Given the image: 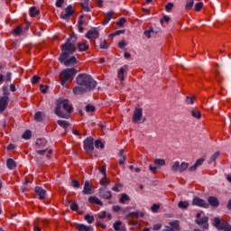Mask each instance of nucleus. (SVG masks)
Listing matches in <instances>:
<instances>
[{
	"instance_id": "obj_1",
	"label": "nucleus",
	"mask_w": 231,
	"mask_h": 231,
	"mask_svg": "<svg viewBox=\"0 0 231 231\" xmlns=\"http://www.w3.org/2000/svg\"><path fill=\"white\" fill-rule=\"evenodd\" d=\"M75 42H77V35L70 36L65 44L61 46V55L60 56V60L62 62L65 66H75L77 62V58L75 56L69 57V55H72V53H75V50H77V47H75Z\"/></svg>"
},
{
	"instance_id": "obj_2",
	"label": "nucleus",
	"mask_w": 231,
	"mask_h": 231,
	"mask_svg": "<svg viewBox=\"0 0 231 231\" xmlns=\"http://www.w3.org/2000/svg\"><path fill=\"white\" fill-rule=\"evenodd\" d=\"M62 107L67 113H71V111H73V106H71V103H69V100L60 97L56 101L55 115L60 116V118H68L69 115L64 114L61 110Z\"/></svg>"
},
{
	"instance_id": "obj_3",
	"label": "nucleus",
	"mask_w": 231,
	"mask_h": 231,
	"mask_svg": "<svg viewBox=\"0 0 231 231\" xmlns=\"http://www.w3.org/2000/svg\"><path fill=\"white\" fill-rule=\"evenodd\" d=\"M34 149L38 156H42L47 160H50V158L51 157L52 152L51 149L48 148V142L46 141V139H37Z\"/></svg>"
},
{
	"instance_id": "obj_4",
	"label": "nucleus",
	"mask_w": 231,
	"mask_h": 231,
	"mask_svg": "<svg viewBox=\"0 0 231 231\" xmlns=\"http://www.w3.org/2000/svg\"><path fill=\"white\" fill-rule=\"evenodd\" d=\"M77 84L79 86H83L89 91L95 89L97 88V81H95L91 76L88 74H81L77 77Z\"/></svg>"
},
{
	"instance_id": "obj_5",
	"label": "nucleus",
	"mask_w": 231,
	"mask_h": 231,
	"mask_svg": "<svg viewBox=\"0 0 231 231\" xmlns=\"http://www.w3.org/2000/svg\"><path fill=\"white\" fill-rule=\"evenodd\" d=\"M75 75H77V70L75 69H66L61 70L60 73L61 86H64L68 80H73Z\"/></svg>"
},
{
	"instance_id": "obj_6",
	"label": "nucleus",
	"mask_w": 231,
	"mask_h": 231,
	"mask_svg": "<svg viewBox=\"0 0 231 231\" xmlns=\"http://www.w3.org/2000/svg\"><path fill=\"white\" fill-rule=\"evenodd\" d=\"M196 223L204 230H208V217L203 216V212L197 214Z\"/></svg>"
},
{
	"instance_id": "obj_7",
	"label": "nucleus",
	"mask_w": 231,
	"mask_h": 231,
	"mask_svg": "<svg viewBox=\"0 0 231 231\" xmlns=\"http://www.w3.org/2000/svg\"><path fill=\"white\" fill-rule=\"evenodd\" d=\"M189 169V163L188 162H181L176 161L171 163V171L172 172H184V171H187Z\"/></svg>"
},
{
	"instance_id": "obj_8",
	"label": "nucleus",
	"mask_w": 231,
	"mask_h": 231,
	"mask_svg": "<svg viewBox=\"0 0 231 231\" xmlns=\"http://www.w3.org/2000/svg\"><path fill=\"white\" fill-rule=\"evenodd\" d=\"M213 221L214 226H216V228H217L218 230L231 231V226L228 225V223L226 222H221L219 217H215Z\"/></svg>"
},
{
	"instance_id": "obj_9",
	"label": "nucleus",
	"mask_w": 231,
	"mask_h": 231,
	"mask_svg": "<svg viewBox=\"0 0 231 231\" xmlns=\"http://www.w3.org/2000/svg\"><path fill=\"white\" fill-rule=\"evenodd\" d=\"M73 14H75V9L73 8V5H69L64 9L63 12H61L60 18L64 19L65 21H69Z\"/></svg>"
},
{
	"instance_id": "obj_10",
	"label": "nucleus",
	"mask_w": 231,
	"mask_h": 231,
	"mask_svg": "<svg viewBox=\"0 0 231 231\" xmlns=\"http://www.w3.org/2000/svg\"><path fill=\"white\" fill-rule=\"evenodd\" d=\"M133 122L134 124H142V122H145V119L143 116V110L141 108H135L134 111Z\"/></svg>"
},
{
	"instance_id": "obj_11",
	"label": "nucleus",
	"mask_w": 231,
	"mask_h": 231,
	"mask_svg": "<svg viewBox=\"0 0 231 231\" xmlns=\"http://www.w3.org/2000/svg\"><path fill=\"white\" fill-rule=\"evenodd\" d=\"M192 205L196 207H202L203 208H208V204L204 199L198 197L193 199Z\"/></svg>"
},
{
	"instance_id": "obj_12",
	"label": "nucleus",
	"mask_w": 231,
	"mask_h": 231,
	"mask_svg": "<svg viewBox=\"0 0 231 231\" xmlns=\"http://www.w3.org/2000/svg\"><path fill=\"white\" fill-rule=\"evenodd\" d=\"M94 145H93V138L88 137L84 141V149L85 151H87L88 152L93 151L94 149Z\"/></svg>"
},
{
	"instance_id": "obj_13",
	"label": "nucleus",
	"mask_w": 231,
	"mask_h": 231,
	"mask_svg": "<svg viewBox=\"0 0 231 231\" xmlns=\"http://www.w3.org/2000/svg\"><path fill=\"white\" fill-rule=\"evenodd\" d=\"M83 194H86L87 196L93 194V187L91 186V183H89L88 180L85 181Z\"/></svg>"
},
{
	"instance_id": "obj_14",
	"label": "nucleus",
	"mask_w": 231,
	"mask_h": 231,
	"mask_svg": "<svg viewBox=\"0 0 231 231\" xmlns=\"http://www.w3.org/2000/svg\"><path fill=\"white\" fill-rule=\"evenodd\" d=\"M7 106H8L7 96L0 97V113H3V111H5V109H6Z\"/></svg>"
},
{
	"instance_id": "obj_15",
	"label": "nucleus",
	"mask_w": 231,
	"mask_h": 231,
	"mask_svg": "<svg viewBox=\"0 0 231 231\" xmlns=\"http://www.w3.org/2000/svg\"><path fill=\"white\" fill-rule=\"evenodd\" d=\"M99 196L103 199H111V191L106 190V188L99 189Z\"/></svg>"
},
{
	"instance_id": "obj_16",
	"label": "nucleus",
	"mask_w": 231,
	"mask_h": 231,
	"mask_svg": "<svg viewBox=\"0 0 231 231\" xmlns=\"http://www.w3.org/2000/svg\"><path fill=\"white\" fill-rule=\"evenodd\" d=\"M87 91H89V89L83 86H78L73 88L74 95H83V93H87Z\"/></svg>"
},
{
	"instance_id": "obj_17",
	"label": "nucleus",
	"mask_w": 231,
	"mask_h": 231,
	"mask_svg": "<svg viewBox=\"0 0 231 231\" xmlns=\"http://www.w3.org/2000/svg\"><path fill=\"white\" fill-rule=\"evenodd\" d=\"M35 194H36V196H39L40 199H44V198H46V191H45V189L41 188V187H39V186H37L35 188Z\"/></svg>"
},
{
	"instance_id": "obj_18",
	"label": "nucleus",
	"mask_w": 231,
	"mask_h": 231,
	"mask_svg": "<svg viewBox=\"0 0 231 231\" xmlns=\"http://www.w3.org/2000/svg\"><path fill=\"white\" fill-rule=\"evenodd\" d=\"M100 34L98 33V31L97 30H90L86 33L87 39H98V36Z\"/></svg>"
},
{
	"instance_id": "obj_19",
	"label": "nucleus",
	"mask_w": 231,
	"mask_h": 231,
	"mask_svg": "<svg viewBox=\"0 0 231 231\" xmlns=\"http://www.w3.org/2000/svg\"><path fill=\"white\" fill-rule=\"evenodd\" d=\"M79 51H88L89 50V43L88 42H81L78 43Z\"/></svg>"
},
{
	"instance_id": "obj_20",
	"label": "nucleus",
	"mask_w": 231,
	"mask_h": 231,
	"mask_svg": "<svg viewBox=\"0 0 231 231\" xmlns=\"http://www.w3.org/2000/svg\"><path fill=\"white\" fill-rule=\"evenodd\" d=\"M127 72V66L122 67L117 72V77L121 80V84L124 82V75Z\"/></svg>"
},
{
	"instance_id": "obj_21",
	"label": "nucleus",
	"mask_w": 231,
	"mask_h": 231,
	"mask_svg": "<svg viewBox=\"0 0 231 231\" xmlns=\"http://www.w3.org/2000/svg\"><path fill=\"white\" fill-rule=\"evenodd\" d=\"M191 116L196 118V120H201V111L198 108H193L191 111Z\"/></svg>"
},
{
	"instance_id": "obj_22",
	"label": "nucleus",
	"mask_w": 231,
	"mask_h": 231,
	"mask_svg": "<svg viewBox=\"0 0 231 231\" xmlns=\"http://www.w3.org/2000/svg\"><path fill=\"white\" fill-rule=\"evenodd\" d=\"M208 201L211 207H219V200L216 197H209Z\"/></svg>"
},
{
	"instance_id": "obj_23",
	"label": "nucleus",
	"mask_w": 231,
	"mask_h": 231,
	"mask_svg": "<svg viewBox=\"0 0 231 231\" xmlns=\"http://www.w3.org/2000/svg\"><path fill=\"white\" fill-rule=\"evenodd\" d=\"M88 201L93 205H99L100 207L103 205L102 200H100L97 197H89Z\"/></svg>"
},
{
	"instance_id": "obj_24",
	"label": "nucleus",
	"mask_w": 231,
	"mask_h": 231,
	"mask_svg": "<svg viewBox=\"0 0 231 231\" xmlns=\"http://www.w3.org/2000/svg\"><path fill=\"white\" fill-rule=\"evenodd\" d=\"M114 14H115V12H113V11H109L108 13H106V14L105 15V20L103 21L102 24H104V25L107 24V23H109V21H111V19H113Z\"/></svg>"
},
{
	"instance_id": "obj_25",
	"label": "nucleus",
	"mask_w": 231,
	"mask_h": 231,
	"mask_svg": "<svg viewBox=\"0 0 231 231\" xmlns=\"http://www.w3.org/2000/svg\"><path fill=\"white\" fill-rule=\"evenodd\" d=\"M98 217L99 219H107V221H111V215L106 211H101L99 214H98Z\"/></svg>"
},
{
	"instance_id": "obj_26",
	"label": "nucleus",
	"mask_w": 231,
	"mask_h": 231,
	"mask_svg": "<svg viewBox=\"0 0 231 231\" xmlns=\"http://www.w3.org/2000/svg\"><path fill=\"white\" fill-rule=\"evenodd\" d=\"M119 156H120L119 165H124V163H125V160H126L124 149L120 150Z\"/></svg>"
},
{
	"instance_id": "obj_27",
	"label": "nucleus",
	"mask_w": 231,
	"mask_h": 231,
	"mask_svg": "<svg viewBox=\"0 0 231 231\" xmlns=\"http://www.w3.org/2000/svg\"><path fill=\"white\" fill-rule=\"evenodd\" d=\"M6 166L8 169H10L12 171V170L15 169L17 164L15 163V161H14V159H8L6 162Z\"/></svg>"
},
{
	"instance_id": "obj_28",
	"label": "nucleus",
	"mask_w": 231,
	"mask_h": 231,
	"mask_svg": "<svg viewBox=\"0 0 231 231\" xmlns=\"http://www.w3.org/2000/svg\"><path fill=\"white\" fill-rule=\"evenodd\" d=\"M171 228H172V230L176 231V230H180V222L178 220H173L171 221L169 223Z\"/></svg>"
},
{
	"instance_id": "obj_29",
	"label": "nucleus",
	"mask_w": 231,
	"mask_h": 231,
	"mask_svg": "<svg viewBox=\"0 0 231 231\" xmlns=\"http://www.w3.org/2000/svg\"><path fill=\"white\" fill-rule=\"evenodd\" d=\"M77 229L79 231H91V230H93V228L91 226H88L83 225V224L78 225Z\"/></svg>"
},
{
	"instance_id": "obj_30",
	"label": "nucleus",
	"mask_w": 231,
	"mask_h": 231,
	"mask_svg": "<svg viewBox=\"0 0 231 231\" xmlns=\"http://www.w3.org/2000/svg\"><path fill=\"white\" fill-rule=\"evenodd\" d=\"M29 12H30L31 17H37V15H39V14H41V11L37 10L33 6L29 9Z\"/></svg>"
},
{
	"instance_id": "obj_31",
	"label": "nucleus",
	"mask_w": 231,
	"mask_h": 231,
	"mask_svg": "<svg viewBox=\"0 0 231 231\" xmlns=\"http://www.w3.org/2000/svg\"><path fill=\"white\" fill-rule=\"evenodd\" d=\"M58 125L63 127V129H68L69 127V123L66 120H59Z\"/></svg>"
},
{
	"instance_id": "obj_32",
	"label": "nucleus",
	"mask_w": 231,
	"mask_h": 231,
	"mask_svg": "<svg viewBox=\"0 0 231 231\" xmlns=\"http://www.w3.org/2000/svg\"><path fill=\"white\" fill-rule=\"evenodd\" d=\"M44 118V114L42 112H37L34 115V120L36 122H42V119Z\"/></svg>"
},
{
	"instance_id": "obj_33",
	"label": "nucleus",
	"mask_w": 231,
	"mask_h": 231,
	"mask_svg": "<svg viewBox=\"0 0 231 231\" xmlns=\"http://www.w3.org/2000/svg\"><path fill=\"white\" fill-rule=\"evenodd\" d=\"M153 163L157 165L158 167H163L165 166V160L164 159H155L153 161Z\"/></svg>"
},
{
	"instance_id": "obj_34",
	"label": "nucleus",
	"mask_w": 231,
	"mask_h": 231,
	"mask_svg": "<svg viewBox=\"0 0 231 231\" xmlns=\"http://www.w3.org/2000/svg\"><path fill=\"white\" fill-rule=\"evenodd\" d=\"M194 6V0H186L185 10L189 12Z\"/></svg>"
},
{
	"instance_id": "obj_35",
	"label": "nucleus",
	"mask_w": 231,
	"mask_h": 231,
	"mask_svg": "<svg viewBox=\"0 0 231 231\" xmlns=\"http://www.w3.org/2000/svg\"><path fill=\"white\" fill-rule=\"evenodd\" d=\"M22 137L23 140H30L32 138V132L30 130L25 131Z\"/></svg>"
},
{
	"instance_id": "obj_36",
	"label": "nucleus",
	"mask_w": 231,
	"mask_h": 231,
	"mask_svg": "<svg viewBox=\"0 0 231 231\" xmlns=\"http://www.w3.org/2000/svg\"><path fill=\"white\" fill-rule=\"evenodd\" d=\"M82 8L85 12H89V0H85L82 4Z\"/></svg>"
},
{
	"instance_id": "obj_37",
	"label": "nucleus",
	"mask_w": 231,
	"mask_h": 231,
	"mask_svg": "<svg viewBox=\"0 0 231 231\" xmlns=\"http://www.w3.org/2000/svg\"><path fill=\"white\" fill-rule=\"evenodd\" d=\"M178 206L179 208H187L189 207V201H180Z\"/></svg>"
},
{
	"instance_id": "obj_38",
	"label": "nucleus",
	"mask_w": 231,
	"mask_h": 231,
	"mask_svg": "<svg viewBox=\"0 0 231 231\" xmlns=\"http://www.w3.org/2000/svg\"><path fill=\"white\" fill-rule=\"evenodd\" d=\"M95 147L97 149H104V143H102V141H100V140H97L95 142Z\"/></svg>"
},
{
	"instance_id": "obj_39",
	"label": "nucleus",
	"mask_w": 231,
	"mask_h": 231,
	"mask_svg": "<svg viewBox=\"0 0 231 231\" xmlns=\"http://www.w3.org/2000/svg\"><path fill=\"white\" fill-rule=\"evenodd\" d=\"M125 201H129V196L123 194L119 199V203H125Z\"/></svg>"
},
{
	"instance_id": "obj_40",
	"label": "nucleus",
	"mask_w": 231,
	"mask_h": 231,
	"mask_svg": "<svg viewBox=\"0 0 231 231\" xmlns=\"http://www.w3.org/2000/svg\"><path fill=\"white\" fill-rule=\"evenodd\" d=\"M85 220L87 221V223H93L95 221V217L91 215H86L85 216Z\"/></svg>"
},
{
	"instance_id": "obj_41",
	"label": "nucleus",
	"mask_w": 231,
	"mask_h": 231,
	"mask_svg": "<svg viewBox=\"0 0 231 231\" xmlns=\"http://www.w3.org/2000/svg\"><path fill=\"white\" fill-rule=\"evenodd\" d=\"M217 158H219V152H216L209 160V163H212V162H216V160H217Z\"/></svg>"
},
{
	"instance_id": "obj_42",
	"label": "nucleus",
	"mask_w": 231,
	"mask_h": 231,
	"mask_svg": "<svg viewBox=\"0 0 231 231\" xmlns=\"http://www.w3.org/2000/svg\"><path fill=\"white\" fill-rule=\"evenodd\" d=\"M203 8V2H199L195 5V12H200Z\"/></svg>"
},
{
	"instance_id": "obj_43",
	"label": "nucleus",
	"mask_w": 231,
	"mask_h": 231,
	"mask_svg": "<svg viewBox=\"0 0 231 231\" xmlns=\"http://www.w3.org/2000/svg\"><path fill=\"white\" fill-rule=\"evenodd\" d=\"M113 226L114 230L118 231L120 230V226H122V222L120 220H117Z\"/></svg>"
},
{
	"instance_id": "obj_44",
	"label": "nucleus",
	"mask_w": 231,
	"mask_h": 231,
	"mask_svg": "<svg viewBox=\"0 0 231 231\" xmlns=\"http://www.w3.org/2000/svg\"><path fill=\"white\" fill-rule=\"evenodd\" d=\"M125 23H127V20L125 18H120L116 24H117V26H124Z\"/></svg>"
},
{
	"instance_id": "obj_45",
	"label": "nucleus",
	"mask_w": 231,
	"mask_h": 231,
	"mask_svg": "<svg viewBox=\"0 0 231 231\" xmlns=\"http://www.w3.org/2000/svg\"><path fill=\"white\" fill-rule=\"evenodd\" d=\"M82 19H84V15L79 16V21L78 23L79 30H84V28H82V24H84V22H82Z\"/></svg>"
},
{
	"instance_id": "obj_46",
	"label": "nucleus",
	"mask_w": 231,
	"mask_h": 231,
	"mask_svg": "<svg viewBox=\"0 0 231 231\" xmlns=\"http://www.w3.org/2000/svg\"><path fill=\"white\" fill-rule=\"evenodd\" d=\"M172 8H174V4H172V3H168L165 6L166 12H171V10H172Z\"/></svg>"
},
{
	"instance_id": "obj_47",
	"label": "nucleus",
	"mask_w": 231,
	"mask_h": 231,
	"mask_svg": "<svg viewBox=\"0 0 231 231\" xmlns=\"http://www.w3.org/2000/svg\"><path fill=\"white\" fill-rule=\"evenodd\" d=\"M152 212H158L160 210V205L158 204H153L151 208Z\"/></svg>"
},
{
	"instance_id": "obj_48",
	"label": "nucleus",
	"mask_w": 231,
	"mask_h": 231,
	"mask_svg": "<svg viewBox=\"0 0 231 231\" xmlns=\"http://www.w3.org/2000/svg\"><path fill=\"white\" fill-rule=\"evenodd\" d=\"M70 210H73L74 212L79 210V205L75 202L70 204Z\"/></svg>"
},
{
	"instance_id": "obj_49",
	"label": "nucleus",
	"mask_w": 231,
	"mask_h": 231,
	"mask_svg": "<svg viewBox=\"0 0 231 231\" xmlns=\"http://www.w3.org/2000/svg\"><path fill=\"white\" fill-rule=\"evenodd\" d=\"M86 111H87L88 113H93V111H95V106H91V105H88V106H86Z\"/></svg>"
},
{
	"instance_id": "obj_50",
	"label": "nucleus",
	"mask_w": 231,
	"mask_h": 231,
	"mask_svg": "<svg viewBox=\"0 0 231 231\" xmlns=\"http://www.w3.org/2000/svg\"><path fill=\"white\" fill-rule=\"evenodd\" d=\"M122 189V184H116L113 188L112 190H114L115 192H120V189Z\"/></svg>"
},
{
	"instance_id": "obj_51",
	"label": "nucleus",
	"mask_w": 231,
	"mask_h": 231,
	"mask_svg": "<svg viewBox=\"0 0 231 231\" xmlns=\"http://www.w3.org/2000/svg\"><path fill=\"white\" fill-rule=\"evenodd\" d=\"M122 33H125V31H116L114 33H111L109 37H116V35H122Z\"/></svg>"
},
{
	"instance_id": "obj_52",
	"label": "nucleus",
	"mask_w": 231,
	"mask_h": 231,
	"mask_svg": "<svg viewBox=\"0 0 231 231\" xmlns=\"http://www.w3.org/2000/svg\"><path fill=\"white\" fill-rule=\"evenodd\" d=\"M72 186L74 187V189H79L80 187V183L79 182V180H73Z\"/></svg>"
},
{
	"instance_id": "obj_53",
	"label": "nucleus",
	"mask_w": 231,
	"mask_h": 231,
	"mask_svg": "<svg viewBox=\"0 0 231 231\" xmlns=\"http://www.w3.org/2000/svg\"><path fill=\"white\" fill-rule=\"evenodd\" d=\"M62 5H64V0H57L56 1L57 8H62Z\"/></svg>"
},
{
	"instance_id": "obj_54",
	"label": "nucleus",
	"mask_w": 231,
	"mask_h": 231,
	"mask_svg": "<svg viewBox=\"0 0 231 231\" xmlns=\"http://www.w3.org/2000/svg\"><path fill=\"white\" fill-rule=\"evenodd\" d=\"M149 169L151 172H153V174H156V172H158V168L156 166L150 165Z\"/></svg>"
},
{
	"instance_id": "obj_55",
	"label": "nucleus",
	"mask_w": 231,
	"mask_h": 231,
	"mask_svg": "<svg viewBox=\"0 0 231 231\" xmlns=\"http://www.w3.org/2000/svg\"><path fill=\"white\" fill-rule=\"evenodd\" d=\"M101 185H103L104 187H106V185H108V181L107 179H106V177H103V179L100 181Z\"/></svg>"
},
{
	"instance_id": "obj_56",
	"label": "nucleus",
	"mask_w": 231,
	"mask_h": 231,
	"mask_svg": "<svg viewBox=\"0 0 231 231\" xmlns=\"http://www.w3.org/2000/svg\"><path fill=\"white\" fill-rule=\"evenodd\" d=\"M154 33V30L145 31L144 35L147 36L148 39H151V34Z\"/></svg>"
},
{
	"instance_id": "obj_57",
	"label": "nucleus",
	"mask_w": 231,
	"mask_h": 231,
	"mask_svg": "<svg viewBox=\"0 0 231 231\" xmlns=\"http://www.w3.org/2000/svg\"><path fill=\"white\" fill-rule=\"evenodd\" d=\"M171 21V17L164 16L162 19H161V24H163V23H169Z\"/></svg>"
},
{
	"instance_id": "obj_58",
	"label": "nucleus",
	"mask_w": 231,
	"mask_h": 231,
	"mask_svg": "<svg viewBox=\"0 0 231 231\" xmlns=\"http://www.w3.org/2000/svg\"><path fill=\"white\" fill-rule=\"evenodd\" d=\"M40 89L42 91V93L45 94L48 91V86H40Z\"/></svg>"
},
{
	"instance_id": "obj_59",
	"label": "nucleus",
	"mask_w": 231,
	"mask_h": 231,
	"mask_svg": "<svg viewBox=\"0 0 231 231\" xmlns=\"http://www.w3.org/2000/svg\"><path fill=\"white\" fill-rule=\"evenodd\" d=\"M118 46L119 48L124 49L125 48V46H127V43L125 42V41L123 40L118 43Z\"/></svg>"
},
{
	"instance_id": "obj_60",
	"label": "nucleus",
	"mask_w": 231,
	"mask_h": 231,
	"mask_svg": "<svg viewBox=\"0 0 231 231\" xmlns=\"http://www.w3.org/2000/svg\"><path fill=\"white\" fill-rule=\"evenodd\" d=\"M203 162H205V159H199V160L195 162V164H196L197 167H199V166L203 165Z\"/></svg>"
},
{
	"instance_id": "obj_61",
	"label": "nucleus",
	"mask_w": 231,
	"mask_h": 231,
	"mask_svg": "<svg viewBox=\"0 0 231 231\" xmlns=\"http://www.w3.org/2000/svg\"><path fill=\"white\" fill-rule=\"evenodd\" d=\"M162 229V224H156L152 226V230L158 231Z\"/></svg>"
},
{
	"instance_id": "obj_62",
	"label": "nucleus",
	"mask_w": 231,
	"mask_h": 231,
	"mask_svg": "<svg viewBox=\"0 0 231 231\" xmlns=\"http://www.w3.org/2000/svg\"><path fill=\"white\" fill-rule=\"evenodd\" d=\"M100 48H101V50H107V42H101Z\"/></svg>"
},
{
	"instance_id": "obj_63",
	"label": "nucleus",
	"mask_w": 231,
	"mask_h": 231,
	"mask_svg": "<svg viewBox=\"0 0 231 231\" xmlns=\"http://www.w3.org/2000/svg\"><path fill=\"white\" fill-rule=\"evenodd\" d=\"M99 172H101V174H103V177L106 178V166H103L99 169Z\"/></svg>"
},
{
	"instance_id": "obj_64",
	"label": "nucleus",
	"mask_w": 231,
	"mask_h": 231,
	"mask_svg": "<svg viewBox=\"0 0 231 231\" xmlns=\"http://www.w3.org/2000/svg\"><path fill=\"white\" fill-rule=\"evenodd\" d=\"M41 80V78L39 76H33L32 78V84H37Z\"/></svg>"
}]
</instances>
